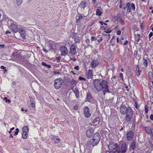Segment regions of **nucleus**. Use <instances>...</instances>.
I'll return each mask as SVG.
<instances>
[{
    "label": "nucleus",
    "instance_id": "1",
    "mask_svg": "<svg viewBox=\"0 0 153 153\" xmlns=\"http://www.w3.org/2000/svg\"><path fill=\"white\" fill-rule=\"evenodd\" d=\"M94 85L96 89L100 91L102 90L103 93L105 95L106 93H109L108 82L105 80L102 81L99 79H95L94 80Z\"/></svg>",
    "mask_w": 153,
    "mask_h": 153
},
{
    "label": "nucleus",
    "instance_id": "2",
    "mask_svg": "<svg viewBox=\"0 0 153 153\" xmlns=\"http://www.w3.org/2000/svg\"><path fill=\"white\" fill-rule=\"evenodd\" d=\"M118 144L114 143L112 145H109V148L111 153H125L127 149V145L126 143L123 144L121 146V148H118Z\"/></svg>",
    "mask_w": 153,
    "mask_h": 153
},
{
    "label": "nucleus",
    "instance_id": "3",
    "mask_svg": "<svg viewBox=\"0 0 153 153\" xmlns=\"http://www.w3.org/2000/svg\"><path fill=\"white\" fill-rule=\"evenodd\" d=\"M100 135L98 133H96L93 136L91 143L93 147L97 145L100 141Z\"/></svg>",
    "mask_w": 153,
    "mask_h": 153
},
{
    "label": "nucleus",
    "instance_id": "4",
    "mask_svg": "<svg viewBox=\"0 0 153 153\" xmlns=\"http://www.w3.org/2000/svg\"><path fill=\"white\" fill-rule=\"evenodd\" d=\"M11 59L14 61L17 62H20L22 59V57L20 54L17 53H13L11 56Z\"/></svg>",
    "mask_w": 153,
    "mask_h": 153
},
{
    "label": "nucleus",
    "instance_id": "5",
    "mask_svg": "<svg viewBox=\"0 0 153 153\" xmlns=\"http://www.w3.org/2000/svg\"><path fill=\"white\" fill-rule=\"evenodd\" d=\"M133 114V112L131 108L130 107H128V111L126 116V119L127 121L129 122L131 120Z\"/></svg>",
    "mask_w": 153,
    "mask_h": 153
},
{
    "label": "nucleus",
    "instance_id": "6",
    "mask_svg": "<svg viewBox=\"0 0 153 153\" xmlns=\"http://www.w3.org/2000/svg\"><path fill=\"white\" fill-rule=\"evenodd\" d=\"M62 83V80L61 78L56 79L54 82V86L56 89L59 88L61 86Z\"/></svg>",
    "mask_w": 153,
    "mask_h": 153
},
{
    "label": "nucleus",
    "instance_id": "7",
    "mask_svg": "<svg viewBox=\"0 0 153 153\" xmlns=\"http://www.w3.org/2000/svg\"><path fill=\"white\" fill-rule=\"evenodd\" d=\"M125 12H123L124 15H126L127 13H129L131 11V4L130 3H127L124 7Z\"/></svg>",
    "mask_w": 153,
    "mask_h": 153
},
{
    "label": "nucleus",
    "instance_id": "8",
    "mask_svg": "<svg viewBox=\"0 0 153 153\" xmlns=\"http://www.w3.org/2000/svg\"><path fill=\"white\" fill-rule=\"evenodd\" d=\"M10 29L13 32L16 33L19 31L18 25L14 23H12L10 25Z\"/></svg>",
    "mask_w": 153,
    "mask_h": 153
},
{
    "label": "nucleus",
    "instance_id": "9",
    "mask_svg": "<svg viewBox=\"0 0 153 153\" xmlns=\"http://www.w3.org/2000/svg\"><path fill=\"white\" fill-rule=\"evenodd\" d=\"M84 114L85 117L88 118L91 116V114L90 113L89 108L87 106H85L83 109Z\"/></svg>",
    "mask_w": 153,
    "mask_h": 153
},
{
    "label": "nucleus",
    "instance_id": "10",
    "mask_svg": "<svg viewBox=\"0 0 153 153\" xmlns=\"http://www.w3.org/2000/svg\"><path fill=\"white\" fill-rule=\"evenodd\" d=\"M60 51H61V54L63 56H65L67 54L68 51L66 47L62 46L60 48Z\"/></svg>",
    "mask_w": 153,
    "mask_h": 153
},
{
    "label": "nucleus",
    "instance_id": "11",
    "mask_svg": "<svg viewBox=\"0 0 153 153\" xmlns=\"http://www.w3.org/2000/svg\"><path fill=\"white\" fill-rule=\"evenodd\" d=\"M126 137L128 140H131L134 137L133 132L131 130L129 131L127 133Z\"/></svg>",
    "mask_w": 153,
    "mask_h": 153
},
{
    "label": "nucleus",
    "instance_id": "12",
    "mask_svg": "<svg viewBox=\"0 0 153 153\" xmlns=\"http://www.w3.org/2000/svg\"><path fill=\"white\" fill-rule=\"evenodd\" d=\"M76 47L74 45H71L70 48V53L72 55H75L76 53Z\"/></svg>",
    "mask_w": 153,
    "mask_h": 153
},
{
    "label": "nucleus",
    "instance_id": "13",
    "mask_svg": "<svg viewBox=\"0 0 153 153\" xmlns=\"http://www.w3.org/2000/svg\"><path fill=\"white\" fill-rule=\"evenodd\" d=\"M99 64V61L95 59H93L91 62V66L92 68H95Z\"/></svg>",
    "mask_w": 153,
    "mask_h": 153
},
{
    "label": "nucleus",
    "instance_id": "14",
    "mask_svg": "<svg viewBox=\"0 0 153 153\" xmlns=\"http://www.w3.org/2000/svg\"><path fill=\"white\" fill-rule=\"evenodd\" d=\"M128 108H127L125 105L122 106L120 108V112L123 114H125L127 113Z\"/></svg>",
    "mask_w": 153,
    "mask_h": 153
},
{
    "label": "nucleus",
    "instance_id": "15",
    "mask_svg": "<svg viewBox=\"0 0 153 153\" xmlns=\"http://www.w3.org/2000/svg\"><path fill=\"white\" fill-rule=\"evenodd\" d=\"M93 71L92 70H89L86 74L87 78L88 79H91L93 76Z\"/></svg>",
    "mask_w": 153,
    "mask_h": 153
},
{
    "label": "nucleus",
    "instance_id": "16",
    "mask_svg": "<svg viewBox=\"0 0 153 153\" xmlns=\"http://www.w3.org/2000/svg\"><path fill=\"white\" fill-rule=\"evenodd\" d=\"M94 133L93 130L90 128L86 132V135L88 137H91L93 135Z\"/></svg>",
    "mask_w": 153,
    "mask_h": 153
},
{
    "label": "nucleus",
    "instance_id": "17",
    "mask_svg": "<svg viewBox=\"0 0 153 153\" xmlns=\"http://www.w3.org/2000/svg\"><path fill=\"white\" fill-rule=\"evenodd\" d=\"M19 32L23 39L25 38V32L23 28H20L19 30Z\"/></svg>",
    "mask_w": 153,
    "mask_h": 153
},
{
    "label": "nucleus",
    "instance_id": "18",
    "mask_svg": "<svg viewBox=\"0 0 153 153\" xmlns=\"http://www.w3.org/2000/svg\"><path fill=\"white\" fill-rule=\"evenodd\" d=\"M73 36L75 41V43L76 44H77V43H79L80 42L79 37L76 36V33H75Z\"/></svg>",
    "mask_w": 153,
    "mask_h": 153
},
{
    "label": "nucleus",
    "instance_id": "19",
    "mask_svg": "<svg viewBox=\"0 0 153 153\" xmlns=\"http://www.w3.org/2000/svg\"><path fill=\"white\" fill-rule=\"evenodd\" d=\"M92 98L91 94L88 93H87L86 97L85 99V101L90 102Z\"/></svg>",
    "mask_w": 153,
    "mask_h": 153
},
{
    "label": "nucleus",
    "instance_id": "20",
    "mask_svg": "<svg viewBox=\"0 0 153 153\" xmlns=\"http://www.w3.org/2000/svg\"><path fill=\"white\" fill-rule=\"evenodd\" d=\"M144 128L148 134H150V133H152V129L150 128L149 126L145 127Z\"/></svg>",
    "mask_w": 153,
    "mask_h": 153
},
{
    "label": "nucleus",
    "instance_id": "21",
    "mask_svg": "<svg viewBox=\"0 0 153 153\" xmlns=\"http://www.w3.org/2000/svg\"><path fill=\"white\" fill-rule=\"evenodd\" d=\"M136 145V143L134 141L131 142L130 145V148L131 149L134 150L135 148Z\"/></svg>",
    "mask_w": 153,
    "mask_h": 153
},
{
    "label": "nucleus",
    "instance_id": "22",
    "mask_svg": "<svg viewBox=\"0 0 153 153\" xmlns=\"http://www.w3.org/2000/svg\"><path fill=\"white\" fill-rule=\"evenodd\" d=\"M52 138V140L56 143H58L60 141V139L57 136H53Z\"/></svg>",
    "mask_w": 153,
    "mask_h": 153
},
{
    "label": "nucleus",
    "instance_id": "23",
    "mask_svg": "<svg viewBox=\"0 0 153 153\" xmlns=\"http://www.w3.org/2000/svg\"><path fill=\"white\" fill-rule=\"evenodd\" d=\"M135 36V39L136 41L137 42H139L140 39V35L139 34H137L135 35L134 34Z\"/></svg>",
    "mask_w": 153,
    "mask_h": 153
},
{
    "label": "nucleus",
    "instance_id": "24",
    "mask_svg": "<svg viewBox=\"0 0 153 153\" xmlns=\"http://www.w3.org/2000/svg\"><path fill=\"white\" fill-rule=\"evenodd\" d=\"M27 136V132H23L22 134V137L24 139H26Z\"/></svg>",
    "mask_w": 153,
    "mask_h": 153
},
{
    "label": "nucleus",
    "instance_id": "25",
    "mask_svg": "<svg viewBox=\"0 0 153 153\" xmlns=\"http://www.w3.org/2000/svg\"><path fill=\"white\" fill-rule=\"evenodd\" d=\"M73 91L76 97H78L79 95L78 89L76 88H75L74 89H73Z\"/></svg>",
    "mask_w": 153,
    "mask_h": 153
},
{
    "label": "nucleus",
    "instance_id": "26",
    "mask_svg": "<svg viewBox=\"0 0 153 153\" xmlns=\"http://www.w3.org/2000/svg\"><path fill=\"white\" fill-rule=\"evenodd\" d=\"M147 59H148L147 58V57H146V59H145L144 57L143 58V59L144 60L143 65L146 67H147L148 66V62L147 60Z\"/></svg>",
    "mask_w": 153,
    "mask_h": 153
},
{
    "label": "nucleus",
    "instance_id": "27",
    "mask_svg": "<svg viewBox=\"0 0 153 153\" xmlns=\"http://www.w3.org/2000/svg\"><path fill=\"white\" fill-rule=\"evenodd\" d=\"M86 3L84 1H82L80 5V7L83 8H84L86 7Z\"/></svg>",
    "mask_w": 153,
    "mask_h": 153
},
{
    "label": "nucleus",
    "instance_id": "28",
    "mask_svg": "<svg viewBox=\"0 0 153 153\" xmlns=\"http://www.w3.org/2000/svg\"><path fill=\"white\" fill-rule=\"evenodd\" d=\"M95 125L98 124L99 123V119L98 117H97L93 121Z\"/></svg>",
    "mask_w": 153,
    "mask_h": 153
},
{
    "label": "nucleus",
    "instance_id": "29",
    "mask_svg": "<svg viewBox=\"0 0 153 153\" xmlns=\"http://www.w3.org/2000/svg\"><path fill=\"white\" fill-rule=\"evenodd\" d=\"M29 128L27 126H25L22 128V131L23 132H28Z\"/></svg>",
    "mask_w": 153,
    "mask_h": 153
},
{
    "label": "nucleus",
    "instance_id": "30",
    "mask_svg": "<svg viewBox=\"0 0 153 153\" xmlns=\"http://www.w3.org/2000/svg\"><path fill=\"white\" fill-rule=\"evenodd\" d=\"M16 1L17 6H19L21 4L23 0H16Z\"/></svg>",
    "mask_w": 153,
    "mask_h": 153
},
{
    "label": "nucleus",
    "instance_id": "31",
    "mask_svg": "<svg viewBox=\"0 0 153 153\" xmlns=\"http://www.w3.org/2000/svg\"><path fill=\"white\" fill-rule=\"evenodd\" d=\"M96 15L98 16H100L102 14V12L99 9H97L96 10Z\"/></svg>",
    "mask_w": 153,
    "mask_h": 153
},
{
    "label": "nucleus",
    "instance_id": "32",
    "mask_svg": "<svg viewBox=\"0 0 153 153\" xmlns=\"http://www.w3.org/2000/svg\"><path fill=\"white\" fill-rule=\"evenodd\" d=\"M42 65H43L44 66H45L48 68H50L51 67V66L50 65H47L46 63H45L44 62H42Z\"/></svg>",
    "mask_w": 153,
    "mask_h": 153
},
{
    "label": "nucleus",
    "instance_id": "33",
    "mask_svg": "<svg viewBox=\"0 0 153 153\" xmlns=\"http://www.w3.org/2000/svg\"><path fill=\"white\" fill-rule=\"evenodd\" d=\"M49 51H53L54 50L53 45L51 44H50L49 45Z\"/></svg>",
    "mask_w": 153,
    "mask_h": 153
},
{
    "label": "nucleus",
    "instance_id": "34",
    "mask_svg": "<svg viewBox=\"0 0 153 153\" xmlns=\"http://www.w3.org/2000/svg\"><path fill=\"white\" fill-rule=\"evenodd\" d=\"M131 9H132L133 10H135V6L134 4V3H132L131 4Z\"/></svg>",
    "mask_w": 153,
    "mask_h": 153
},
{
    "label": "nucleus",
    "instance_id": "35",
    "mask_svg": "<svg viewBox=\"0 0 153 153\" xmlns=\"http://www.w3.org/2000/svg\"><path fill=\"white\" fill-rule=\"evenodd\" d=\"M125 37V36H122L120 39V43L123 44V41L124 39V38Z\"/></svg>",
    "mask_w": 153,
    "mask_h": 153
},
{
    "label": "nucleus",
    "instance_id": "36",
    "mask_svg": "<svg viewBox=\"0 0 153 153\" xmlns=\"http://www.w3.org/2000/svg\"><path fill=\"white\" fill-rule=\"evenodd\" d=\"M145 111L146 113H148V106L147 105H145Z\"/></svg>",
    "mask_w": 153,
    "mask_h": 153
},
{
    "label": "nucleus",
    "instance_id": "37",
    "mask_svg": "<svg viewBox=\"0 0 153 153\" xmlns=\"http://www.w3.org/2000/svg\"><path fill=\"white\" fill-rule=\"evenodd\" d=\"M16 131L15 132V133L14 134V135H15V136H16V135H17L18 134V132L19 131V129L18 128H16Z\"/></svg>",
    "mask_w": 153,
    "mask_h": 153
},
{
    "label": "nucleus",
    "instance_id": "38",
    "mask_svg": "<svg viewBox=\"0 0 153 153\" xmlns=\"http://www.w3.org/2000/svg\"><path fill=\"white\" fill-rule=\"evenodd\" d=\"M152 73L151 72H149L148 73V76L149 78H151L152 77Z\"/></svg>",
    "mask_w": 153,
    "mask_h": 153
},
{
    "label": "nucleus",
    "instance_id": "39",
    "mask_svg": "<svg viewBox=\"0 0 153 153\" xmlns=\"http://www.w3.org/2000/svg\"><path fill=\"white\" fill-rule=\"evenodd\" d=\"M30 103H31V106L32 107H33V108L35 107V104H34V102L33 101H31Z\"/></svg>",
    "mask_w": 153,
    "mask_h": 153
},
{
    "label": "nucleus",
    "instance_id": "40",
    "mask_svg": "<svg viewBox=\"0 0 153 153\" xmlns=\"http://www.w3.org/2000/svg\"><path fill=\"white\" fill-rule=\"evenodd\" d=\"M71 84L72 85H74V84L76 85V81L73 79L72 80H71Z\"/></svg>",
    "mask_w": 153,
    "mask_h": 153
},
{
    "label": "nucleus",
    "instance_id": "41",
    "mask_svg": "<svg viewBox=\"0 0 153 153\" xmlns=\"http://www.w3.org/2000/svg\"><path fill=\"white\" fill-rule=\"evenodd\" d=\"M119 77L122 80H123V75L122 73H120V74Z\"/></svg>",
    "mask_w": 153,
    "mask_h": 153
},
{
    "label": "nucleus",
    "instance_id": "42",
    "mask_svg": "<svg viewBox=\"0 0 153 153\" xmlns=\"http://www.w3.org/2000/svg\"><path fill=\"white\" fill-rule=\"evenodd\" d=\"M140 27L142 30H143L144 29V26L143 24L140 25Z\"/></svg>",
    "mask_w": 153,
    "mask_h": 153
},
{
    "label": "nucleus",
    "instance_id": "43",
    "mask_svg": "<svg viewBox=\"0 0 153 153\" xmlns=\"http://www.w3.org/2000/svg\"><path fill=\"white\" fill-rule=\"evenodd\" d=\"M79 79L81 80H84L85 81L86 80V79L85 78L82 77L81 76H79Z\"/></svg>",
    "mask_w": 153,
    "mask_h": 153
},
{
    "label": "nucleus",
    "instance_id": "44",
    "mask_svg": "<svg viewBox=\"0 0 153 153\" xmlns=\"http://www.w3.org/2000/svg\"><path fill=\"white\" fill-rule=\"evenodd\" d=\"M99 23L100 24H101V25H102L103 24H104L105 25H107L106 23H104V22H103L101 21H99Z\"/></svg>",
    "mask_w": 153,
    "mask_h": 153
},
{
    "label": "nucleus",
    "instance_id": "45",
    "mask_svg": "<svg viewBox=\"0 0 153 153\" xmlns=\"http://www.w3.org/2000/svg\"><path fill=\"white\" fill-rule=\"evenodd\" d=\"M117 34L118 35H120L121 33V31L120 30H118L116 31Z\"/></svg>",
    "mask_w": 153,
    "mask_h": 153
},
{
    "label": "nucleus",
    "instance_id": "46",
    "mask_svg": "<svg viewBox=\"0 0 153 153\" xmlns=\"http://www.w3.org/2000/svg\"><path fill=\"white\" fill-rule=\"evenodd\" d=\"M1 68L2 69H3L5 71H7V70L6 69V68L4 67V66H1Z\"/></svg>",
    "mask_w": 153,
    "mask_h": 153
},
{
    "label": "nucleus",
    "instance_id": "47",
    "mask_svg": "<svg viewBox=\"0 0 153 153\" xmlns=\"http://www.w3.org/2000/svg\"><path fill=\"white\" fill-rule=\"evenodd\" d=\"M14 127H13V128H11L10 129V130L9 131V133L10 134H11V133L12 132V131H13V130H14Z\"/></svg>",
    "mask_w": 153,
    "mask_h": 153
},
{
    "label": "nucleus",
    "instance_id": "48",
    "mask_svg": "<svg viewBox=\"0 0 153 153\" xmlns=\"http://www.w3.org/2000/svg\"><path fill=\"white\" fill-rule=\"evenodd\" d=\"M152 35H153L152 32H151L149 34V38H150L152 36Z\"/></svg>",
    "mask_w": 153,
    "mask_h": 153
},
{
    "label": "nucleus",
    "instance_id": "49",
    "mask_svg": "<svg viewBox=\"0 0 153 153\" xmlns=\"http://www.w3.org/2000/svg\"><path fill=\"white\" fill-rule=\"evenodd\" d=\"M96 40V39L95 38L94 36H92L91 37V41H93L94 40Z\"/></svg>",
    "mask_w": 153,
    "mask_h": 153
},
{
    "label": "nucleus",
    "instance_id": "50",
    "mask_svg": "<svg viewBox=\"0 0 153 153\" xmlns=\"http://www.w3.org/2000/svg\"><path fill=\"white\" fill-rule=\"evenodd\" d=\"M74 69L76 70H79V68L78 66H76L74 67Z\"/></svg>",
    "mask_w": 153,
    "mask_h": 153
},
{
    "label": "nucleus",
    "instance_id": "51",
    "mask_svg": "<svg viewBox=\"0 0 153 153\" xmlns=\"http://www.w3.org/2000/svg\"><path fill=\"white\" fill-rule=\"evenodd\" d=\"M128 43V41L127 40H126V41L124 42H123V44L124 45H126Z\"/></svg>",
    "mask_w": 153,
    "mask_h": 153
},
{
    "label": "nucleus",
    "instance_id": "52",
    "mask_svg": "<svg viewBox=\"0 0 153 153\" xmlns=\"http://www.w3.org/2000/svg\"><path fill=\"white\" fill-rule=\"evenodd\" d=\"M43 51L45 52V53H47L48 52V51L46 50V49H45L44 48H43L42 49Z\"/></svg>",
    "mask_w": 153,
    "mask_h": 153
},
{
    "label": "nucleus",
    "instance_id": "53",
    "mask_svg": "<svg viewBox=\"0 0 153 153\" xmlns=\"http://www.w3.org/2000/svg\"><path fill=\"white\" fill-rule=\"evenodd\" d=\"M150 119L152 120H153V115L151 114L150 116Z\"/></svg>",
    "mask_w": 153,
    "mask_h": 153
},
{
    "label": "nucleus",
    "instance_id": "54",
    "mask_svg": "<svg viewBox=\"0 0 153 153\" xmlns=\"http://www.w3.org/2000/svg\"><path fill=\"white\" fill-rule=\"evenodd\" d=\"M83 18V17L82 16H79V18L78 19V20H80L81 19H82Z\"/></svg>",
    "mask_w": 153,
    "mask_h": 153
},
{
    "label": "nucleus",
    "instance_id": "55",
    "mask_svg": "<svg viewBox=\"0 0 153 153\" xmlns=\"http://www.w3.org/2000/svg\"><path fill=\"white\" fill-rule=\"evenodd\" d=\"M140 73V71H137L136 72V74L137 76H138L139 75Z\"/></svg>",
    "mask_w": 153,
    "mask_h": 153
},
{
    "label": "nucleus",
    "instance_id": "56",
    "mask_svg": "<svg viewBox=\"0 0 153 153\" xmlns=\"http://www.w3.org/2000/svg\"><path fill=\"white\" fill-rule=\"evenodd\" d=\"M136 69V71H140V70H139V67L138 65H137V66Z\"/></svg>",
    "mask_w": 153,
    "mask_h": 153
},
{
    "label": "nucleus",
    "instance_id": "57",
    "mask_svg": "<svg viewBox=\"0 0 153 153\" xmlns=\"http://www.w3.org/2000/svg\"><path fill=\"white\" fill-rule=\"evenodd\" d=\"M102 40V39H100L97 40V41L99 43L100 42H101Z\"/></svg>",
    "mask_w": 153,
    "mask_h": 153
},
{
    "label": "nucleus",
    "instance_id": "58",
    "mask_svg": "<svg viewBox=\"0 0 153 153\" xmlns=\"http://www.w3.org/2000/svg\"><path fill=\"white\" fill-rule=\"evenodd\" d=\"M61 59V57L60 56H59L58 57H56V59L57 60H58L59 61Z\"/></svg>",
    "mask_w": 153,
    "mask_h": 153
},
{
    "label": "nucleus",
    "instance_id": "59",
    "mask_svg": "<svg viewBox=\"0 0 153 153\" xmlns=\"http://www.w3.org/2000/svg\"><path fill=\"white\" fill-rule=\"evenodd\" d=\"M4 47V45H0V48H3Z\"/></svg>",
    "mask_w": 153,
    "mask_h": 153
},
{
    "label": "nucleus",
    "instance_id": "60",
    "mask_svg": "<svg viewBox=\"0 0 153 153\" xmlns=\"http://www.w3.org/2000/svg\"><path fill=\"white\" fill-rule=\"evenodd\" d=\"M111 32V30H108L107 31H106V32H105V33H110Z\"/></svg>",
    "mask_w": 153,
    "mask_h": 153
},
{
    "label": "nucleus",
    "instance_id": "61",
    "mask_svg": "<svg viewBox=\"0 0 153 153\" xmlns=\"http://www.w3.org/2000/svg\"><path fill=\"white\" fill-rule=\"evenodd\" d=\"M10 102H11V101H10V100L9 99H8V100H7H7H6V102H8L9 103H10Z\"/></svg>",
    "mask_w": 153,
    "mask_h": 153
},
{
    "label": "nucleus",
    "instance_id": "62",
    "mask_svg": "<svg viewBox=\"0 0 153 153\" xmlns=\"http://www.w3.org/2000/svg\"><path fill=\"white\" fill-rule=\"evenodd\" d=\"M5 33L7 34L8 33H10L11 32L9 31H7Z\"/></svg>",
    "mask_w": 153,
    "mask_h": 153
},
{
    "label": "nucleus",
    "instance_id": "63",
    "mask_svg": "<svg viewBox=\"0 0 153 153\" xmlns=\"http://www.w3.org/2000/svg\"><path fill=\"white\" fill-rule=\"evenodd\" d=\"M86 42L87 43H88H88L90 42V40L89 39H87L86 40Z\"/></svg>",
    "mask_w": 153,
    "mask_h": 153
},
{
    "label": "nucleus",
    "instance_id": "64",
    "mask_svg": "<svg viewBox=\"0 0 153 153\" xmlns=\"http://www.w3.org/2000/svg\"><path fill=\"white\" fill-rule=\"evenodd\" d=\"M92 1L94 3H95L96 2V0H93Z\"/></svg>",
    "mask_w": 153,
    "mask_h": 153
}]
</instances>
